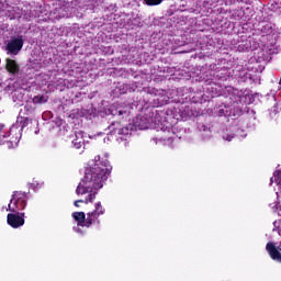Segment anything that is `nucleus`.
I'll use <instances>...</instances> for the list:
<instances>
[{
    "label": "nucleus",
    "instance_id": "20e7f679",
    "mask_svg": "<svg viewBox=\"0 0 281 281\" xmlns=\"http://www.w3.org/2000/svg\"><path fill=\"white\" fill-rule=\"evenodd\" d=\"M7 223L13 229H19V227H23L25 225V213H9L7 215Z\"/></svg>",
    "mask_w": 281,
    "mask_h": 281
},
{
    "label": "nucleus",
    "instance_id": "1a4fd4ad",
    "mask_svg": "<svg viewBox=\"0 0 281 281\" xmlns=\"http://www.w3.org/2000/svg\"><path fill=\"white\" fill-rule=\"evenodd\" d=\"M72 146L77 150H80L82 146H85V138H82V134H77L76 138L72 140Z\"/></svg>",
    "mask_w": 281,
    "mask_h": 281
},
{
    "label": "nucleus",
    "instance_id": "9b49d317",
    "mask_svg": "<svg viewBox=\"0 0 281 281\" xmlns=\"http://www.w3.org/2000/svg\"><path fill=\"white\" fill-rule=\"evenodd\" d=\"M4 128H5V125L0 124V144H3V139H5L7 137H10V132L3 133Z\"/></svg>",
    "mask_w": 281,
    "mask_h": 281
},
{
    "label": "nucleus",
    "instance_id": "4468645a",
    "mask_svg": "<svg viewBox=\"0 0 281 281\" xmlns=\"http://www.w3.org/2000/svg\"><path fill=\"white\" fill-rule=\"evenodd\" d=\"M164 0H145L146 5H160Z\"/></svg>",
    "mask_w": 281,
    "mask_h": 281
},
{
    "label": "nucleus",
    "instance_id": "0eeeda50",
    "mask_svg": "<svg viewBox=\"0 0 281 281\" xmlns=\"http://www.w3.org/2000/svg\"><path fill=\"white\" fill-rule=\"evenodd\" d=\"M154 144H162L164 146H172L175 142V133L162 132L159 138H153Z\"/></svg>",
    "mask_w": 281,
    "mask_h": 281
},
{
    "label": "nucleus",
    "instance_id": "f257e3e1",
    "mask_svg": "<svg viewBox=\"0 0 281 281\" xmlns=\"http://www.w3.org/2000/svg\"><path fill=\"white\" fill-rule=\"evenodd\" d=\"M111 175V165L108 161H97L93 166L88 167L85 177L76 189V194H88L85 200H76L75 207H80V203H93L98 194V190L104 188V181Z\"/></svg>",
    "mask_w": 281,
    "mask_h": 281
},
{
    "label": "nucleus",
    "instance_id": "423d86ee",
    "mask_svg": "<svg viewBox=\"0 0 281 281\" xmlns=\"http://www.w3.org/2000/svg\"><path fill=\"white\" fill-rule=\"evenodd\" d=\"M266 251L269 254L270 258L276 262H280L281 265V249L280 247H276V244L269 241L266 245Z\"/></svg>",
    "mask_w": 281,
    "mask_h": 281
},
{
    "label": "nucleus",
    "instance_id": "ddd939ff",
    "mask_svg": "<svg viewBox=\"0 0 281 281\" xmlns=\"http://www.w3.org/2000/svg\"><path fill=\"white\" fill-rule=\"evenodd\" d=\"M34 104H45L47 102V99H45V95H35L33 98Z\"/></svg>",
    "mask_w": 281,
    "mask_h": 281
},
{
    "label": "nucleus",
    "instance_id": "f8f14e48",
    "mask_svg": "<svg viewBox=\"0 0 281 281\" xmlns=\"http://www.w3.org/2000/svg\"><path fill=\"white\" fill-rule=\"evenodd\" d=\"M261 32L262 34H272L273 26L271 25V23H267L261 27Z\"/></svg>",
    "mask_w": 281,
    "mask_h": 281
},
{
    "label": "nucleus",
    "instance_id": "2eb2a0df",
    "mask_svg": "<svg viewBox=\"0 0 281 281\" xmlns=\"http://www.w3.org/2000/svg\"><path fill=\"white\" fill-rule=\"evenodd\" d=\"M30 122H32V120H30L29 117H24V121H23V127L27 126V124H30Z\"/></svg>",
    "mask_w": 281,
    "mask_h": 281
},
{
    "label": "nucleus",
    "instance_id": "6e6552de",
    "mask_svg": "<svg viewBox=\"0 0 281 281\" xmlns=\"http://www.w3.org/2000/svg\"><path fill=\"white\" fill-rule=\"evenodd\" d=\"M5 70L8 74H11V76H16L19 71H21V65L14 59L7 58L5 59Z\"/></svg>",
    "mask_w": 281,
    "mask_h": 281
},
{
    "label": "nucleus",
    "instance_id": "dca6fc26",
    "mask_svg": "<svg viewBox=\"0 0 281 281\" xmlns=\"http://www.w3.org/2000/svg\"><path fill=\"white\" fill-rule=\"evenodd\" d=\"M24 111H27V105L24 106Z\"/></svg>",
    "mask_w": 281,
    "mask_h": 281
},
{
    "label": "nucleus",
    "instance_id": "7ed1b4c3",
    "mask_svg": "<svg viewBox=\"0 0 281 281\" xmlns=\"http://www.w3.org/2000/svg\"><path fill=\"white\" fill-rule=\"evenodd\" d=\"M30 199V192L23 193L21 191L14 192L10 203L8 204L7 212H12L16 214L21 210L27 207V200Z\"/></svg>",
    "mask_w": 281,
    "mask_h": 281
},
{
    "label": "nucleus",
    "instance_id": "f03ea898",
    "mask_svg": "<svg viewBox=\"0 0 281 281\" xmlns=\"http://www.w3.org/2000/svg\"><path fill=\"white\" fill-rule=\"evenodd\" d=\"M106 210L102 206V202L94 204V210L85 214V212H74L72 218L78 227H91V225H100V216H104Z\"/></svg>",
    "mask_w": 281,
    "mask_h": 281
},
{
    "label": "nucleus",
    "instance_id": "9d476101",
    "mask_svg": "<svg viewBox=\"0 0 281 281\" xmlns=\"http://www.w3.org/2000/svg\"><path fill=\"white\" fill-rule=\"evenodd\" d=\"M109 128L111 130L112 135H122V123L116 122L112 123Z\"/></svg>",
    "mask_w": 281,
    "mask_h": 281
},
{
    "label": "nucleus",
    "instance_id": "39448f33",
    "mask_svg": "<svg viewBox=\"0 0 281 281\" xmlns=\"http://www.w3.org/2000/svg\"><path fill=\"white\" fill-rule=\"evenodd\" d=\"M24 41L23 36L12 37L5 45V50L13 56L19 55V52L23 49Z\"/></svg>",
    "mask_w": 281,
    "mask_h": 281
}]
</instances>
